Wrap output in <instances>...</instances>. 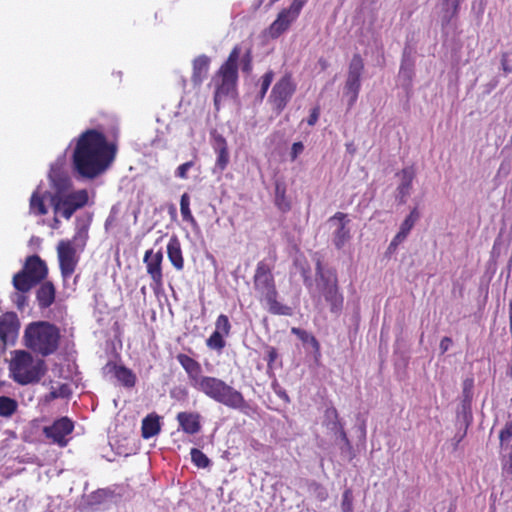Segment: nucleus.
<instances>
[{
  "label": "nucleus",
  "instance_id": "obj_1",
  "mask_svg": "<svg viewBox=\"0 0 512 512\" xmlns=\"http://www.w3.org/2000/svg\"><path fill=\"white\" fill-rule=\"evenodd\" d=\"M117 144L96 130L87 129L76 139L72 155L74 170L83 178L94 179L104 173L114 162Z\"/></svg>",
  "mask_w": 512,
  "mask_h": 512
},
{
  "label": "nucleus",
  "instance_id": "obj_2",
  "mask_svg": "<svg viewBox=\"0 0 512 512\" xmlns=\"http://www.w3.org/2000/svg\"><path fill=\"white\" fill-rule=\"evenodd\" d=\"M176 359L186 372L191 387L215 402L249 414L251 406L239 390L220 378L202 375L201 364L187 354L179 353Z\"/></svg>",
  "mask_w": 512,
  "mask_h": 512
},
{
  "label": "nucleus",
  "instance_id": "obj_3",
  "mask_svg": "<svg viewBox=\"0 0 512 512\" xmlns=\"http://www.w3.org/2000/svg\"><path fill=\"white\" fill-rule=\"evenodd\" d=\"M276 259L274 253L270 261L264 259L257 263L253 275V287L259 295V299L265 301L270 314L291 316L293 314L292 308L278 301L279 293L273 274Z\"/></svg>",
  "mask_w": 512,
  "mask_h": 512
},
{
  "label": "nucleus",
  "instance_id": "obj_4",
  "mask_svg": "<svg viewBox=\"0 0 512 512\" xmlns=\"http://www.w3.org/2000/svg\"><path fill=\"white\" fill-rule=\"evenodd\" d=\"M60 337L59 328L46 321L29 324L24 333L26 347L42 356L51 355L58 349Z\"/></svg>",
  "mask_w": 512,
  "mask_h": 512
},
{
  "label": "nucleus",
  "instance_id": "obj_5",
  "mask_svg": "<svg viewBox=\"0 0 512 512\" xmlns=\"http://www.w3.org/2000/svg\"><path fill=\"white\" fill-rule=\"evenodd\" d=\"M47 371L44 360L35 359L30 352L15 350L9 363L10 377L20 385L38 383Z\"/></svg>",
  "mask_w": 512,
  "mask_h": 512
},
{
  "label": "nucleus",
  "instance_id": "obj_6",
  "mask_svg": "<svg viewBox=\"0 0 512 512\" xmlns=\"http://www.w3.org/2000/svg\"><path fill=\"white\" fill-rule=\"evenodd\" d=\"M241 56L240 45H235L225 62L219 67L213 81L215 83L214 103L217 106L222 98L236 91L238 83V62Z\"/></svg>",
  "mask_w": 512,
  "mask_h": 512
},
{
  "label": "nucleus",
  "instance_id": "obj_7",
  "mask_svg": "<svg viewBox=\"0 0 512 512\" xmlns=\"http://www.w3.org/2000/svg\"><path fill=\"white\" fill-rule=\"evenodd\" d=\"M48 275V267L40 256L34 254L25 259L20 271L14 274L12 285L17 292H29L42 283Z\"/></svg>",
  "mask_w": 512,
  "mask_h": 512
},
{
  "label": "nucleus",
  "instance_id": "obj_8",
  "mask_svg": "<svg viewBox=\"0 0 512 512\" xmlns=\"http://www.w3.org/2000/svg\"><path fill=\"white\" fill-rule=\"evenodd\" d=\"M89 195L86 189H80L70 193H57L52 196L51 204L54 212L60 213L65 219H70L79 209L88 204Z\"/></svg>",
  "mask_w": 512,
  "mask_h": 512
},
{
  "label": "nucleus",
  "instance_id": "obj_9",
  "mask_svg": "<svg viewBox=\"0 0 512 512\" xmlns=\"http://www.w3.org/2000/svg\"><path fill=\"white\" fill-rule=\"evenodd\" d=\"M132 489L128 484H113L106 488H99L86 496V504L96 507L105 504H119L132 498Z\"/></svg>",
  "mask_w": 512,
  "mask_h": 512
},
{
  "label": "nucleus",
  "instance_id": "obj_10",
  "mask_svg": "<svg viewBox=\"0 0 512 512\" xmlns=\"http://www.w3.org/2000/svg\"><path fill=\"white\" fill-rule=\"evenodd\" d=\"M364 71V61L359 53H355L349 63L343 94L348 98V107L352 108L357 102L361 89V76Z\"/></svg>",
  "mask_w": 512,
  "mask_h": 512
},
{
  "label": "nucleus",
  "instance_id": "obj_11",
  "mask_svg": "<svg viewBox=\"0 0 512 512\" xmlns=\"http://www.w3.org/2000/svg\"><path fill=\"white\" fill-rule=\"evenodd\" d=\"M296 83L290 73L284 74L272 87L269 102L274 111L280 114L296 92Z\"/></svg>",
  "mask_w": 512,
  "mask_h": 512
},
{
  "label": "nucleus",
  "instance_id": "obj_12",
  "mask_svg": "<svg viewBox=\"0 0 512 512\" xmlns=\"http://www.w3.org/2000/svg\"><path fill=\"white\" fill-rule=\"evenodd\" d=\"M163 257L162 250L154 252L153 249H149L144 253L143 263L145 264L147 274L152 280L150 286L154 291L162 289L164 285Z\"/></svg>",
  "mask_w": 512,
  "mask_h": 512
},
{
  "label": "nucleus",
  "instance_id": "obj_13",
  "mask_svg": "<svg viewBox=\"0 0 512 512\" xmlns=\"http://www.w3.org/2000/svg\"><path fill=\"white\" fill-rule=\"evenodd\" d=\"M57 254L62 277L70 278L79 262L73 243L70 240H61L57 246Z\"/></svg>",
  "mask_w": 512,
  "mask_h": 512
},
{
  "label": "nucleus",
  "instance_id": "obj_14",
  "mask_svg": "<svg viewBox=\"0 0 512 512\" xmlns=\"http://www.w3.org/2000/svg\"><path fill=\"white\" fill-rule=\"evenodd\" d=\"M74 429V423L68 417H62L55 420L52 425L44 427V434L47 438L59 445L65 446L68 443L66 438L72 433Z\"/></svg>",
  "mask_w": 512,
  "mask_h": 512
},
{
  "label": "nucleus",
  "instance_id": "obj_15",
  "mask_svg": "<svg viewBox=\"0 0 512 512\" xmlns=\"http://www.w3.org/2000/svg\"><path fill=\"white\" fill-rule=\"evenodd\" d=\"M321 292L326 302L330 305V311L338 314L341 312L344 303V297L339 291L338 280L335 273L326 282L321 284Z\"/></svg>",
  "mask_w": 512,
  "mask_h": 512
},
{
  "label": "nucleus",
  "instance_id": "obj_16",
  "mask_svg": "<svg viewBox=\"0 0 512 512\" xmlns=\"http://www.w3.org/2000/svg\"><path fill=\"white\" fill-rule=\"evenodd\" d=\"M338 221V227L333 233V243L337 249H342L345 244L350 240V229L347 227L349 219L347 214L343 212H336L329 221Z\"/></svg>",
  "mask_w": 512,
  "mask_h": 512
},
{
  "label": "nucleus",
  "instance_id": "obj_17",
  "mask_svg": "<svg viewBox=\"0 0 512 512\" xmlns=\"http://www.w3.org/2000/svg\"><path fill=\"white\" fill-rule=\"evenodd\" d=\"M19 328L18 319L15 313H6L0 316V340L7 343L13 340Z\"/></svg>",
  "mask_w": 512,
  "mask_h": 512
},
{
  "label": "nucleus",
  "instance_id": "obj_18",
  "mask_svg": "<svg viewBox=\"0 0 512 512\" xmlns=\"http://www.w3.org/2000/svg\"><path fill=\"white\" fill-rule=\"evenodd\" d=\"M211 59L207 55H199L192 62L191 81L194 86H200L207 78Z\"/></svg>",
  "mask_w": 512,
  "mask_h": 512
},
{
  "label": "nucleus",
  "instance_id": "obj_19",
  "mask_svg": "<svg viewBox=\"0 0 512 512\" xmlns=\"http://www.w3.org/2000/svg\"><path fill=\"white\" fill-rule=\"evenodd\" d=\"M179 426L187 434H196L201 430V415L197 412H179L176 416Z\"/></svg>",
  "mask_w": 512,
  "mask_h": 512
},
{
  "label": "nucleus",
  "instance_id": "obj_20",
  "mask_svg": "<svg viewBox=\"0 0 512 512\" xmlns=\"http://www.w3.org/2000/svg\"><path fill=\"white\" fill-rule=\"evenodd\" d=\"M107 367L109 372L113 373L114 377L126 388H133L136 384V375L128 367L124 365H118L116 363H108Z\"/></svg>",
  "mask_w": 512,
  "mask_h": 512
},
{
  "label": "nucleus",
  "instance_id": "obj_21",
  "mask_svg": "<svg viewBox=\"0 0 512 512\" xmlns=\"http://www.w3.org/2000/svg\"><path fill=\"white\" fill-rule=\"evenodd\" d=\"M167 256L172 266L177 271H182L184 269V257L181 243L176 235H173L168 241Z\"/></svg>",
  "mask_w": 512,
  "mask_h": 512
},
{
  "label": "nucleus",
  "instance_id": "obj_22",
  "mask_svg": "<svg viewBox=\"0 0 512 512\" xmlns=\"http://www.w3.org/2000/svg\"><path fill=\"white\" fill-rule=\"evenodd\" d=\"M213 148L217 155L215 167L222 172L227 168L230 160L226 139L222 135L215 136Z\"/></svg>",
  "mask_w": 512,
  "mask_h": 512
},
{
  "label": "nucleus",
  "instance_id": "obj_23",
  "mask_svg": "<svg viewBox=\"0 0 512 512\" xmlns=\"http://www.w3.org/2000/svg\"><path fill=\"white\" fill-rule=\"evenodd\" d=\"M398 175L401 177V183L397 187L398 199L400 203H405L407 196L412 189V182L415 178V170L412 166L403 168Z\"/></svg>",
  "mask_w": 512,
  "mask_h": 512
},
{
  "label": "nucleus",
  "instance_id": "obj_24",
  "mask_svg": "<svg viewBox=\"0 0 512 512\" xmlns=\"http://www.w3.org/2000/svg\"><path fill=\"white\" fill-rule=\"evenodd\" d=\"M40 284L41 285L36 292V299L39 307L41 309H46L54 303L56 289L53 283L50 281H45Z\"/></svg>",
  "mask_w": 512,
  "mask_h": 512
},
{
  "label": "nucleus",
  "instance_id": "obj_25",
  "mask_svg": "<svg viewBox=\"0 0 512 512\" xmlns=\"http://www.w3.org/2000/svg\"><path fill=\"white\" fill-rule=\"evenodd\" d=\"M305 5L304 0H293L289 7L283 8L277 15L281 22L288 28L296 21L302 8Z\"/></svg>",
  "mask_w": 512,
  "mask_h": 512
},
{
  "label": "nucleus",
  "instance_id": "obj_26",
  "mask_svg": "<svg viewBox=\"0 0 512 512\" xmlns=\"http://www.w3.org/2000/svg\"><path fill=\"white\" fill-rule=\"evenodd\" d=\"M419 218L420 212L417 207H414L402 222L400 229L396 234V241H404Z\"/></svg>",
  "mask_w": 512,
  "mask_h": 512
},
{
  "label": "nucleus",
  "instance_id": "obj_27",
  "mask_svg": "<svg viewBox=\"0 0 512 512\" xmlns=\"http://www.w3.org/2000/svg\"><path fill=\"white\" fill-rule=\"evenodd\" d=\"M275 205L283 213L291 209V202L286 196V185L283 182L275 184Z\"/></svg>",
  "mask_w": 512,
  "mask_h": 512
},
{
  "label": "nucleus",
  "instance_id": "obj_28",
  "mask_svg": "<svg viewBox=\"0 0 512 512\" xmlns=\"http://www.w3.org/2000/svg\"><path fill=\"white\" fill-rule=\"evenodd\" d=\"M142 436L150 438L160 431V422L158 416L148 415L142 421Z\"/></svg>",
  "mask_w": 512,
  "mask_h": 512
},
{
  "label": "nucleus",
  "instance_id": "obj_29",
  "mask_svg": "<svg viewBox=\"0 0 512 512\" xmlns=\"http://www.w3.org/2000/svg\"><path fill=\"white\" fill-rule=\"evenodd\" d=\"M291 333L296 335L304 344L309 343L312 346L315 354L320 355V343L314 335L298 327H292Z\"/></svg>",
  "mask_w": 512,
  "mask_h": 512
},
{
  "label": "nucleus",
  "instance_id": "obj_30",
  "mask_svg": "<svg viewBox=\"0 0 512 512\" xmlns=\"http://www.w3.org/2000/svg\"><path fill=\"white\" fill-rule=\"evenodd\" d=\"M30 212L37 216L47 214L48 210L44 202V197L38 190L34 191L30 197L29 203Z\"/></svg>",
  "mask_w": 512,
  "mask_h": 512
},
{
  "label": "nucleus",
  "instance_id": "obj_31",
  "mask_svg": "<svg viewBox=\"0 0 512 512\" xmlns=\"http://www.w3.org/2000/svg\"><path fill=\"white\" fill-rule=\"evenodd\" d=\"M180 212L183 221L191 224L192 226L197 225V221L190 209V197L187 193L182 194L180 198Z\"/></svg>",
  "mask_w": 512,
  "mask_h": 512
},
{
  "label": "nucleus",
  "instance_id": "obj_32",
  "mask_svg": "<svg viewBox=\"0 0 512 512\" xmlns=\"http://www.w3.org/2000/svg\"><path fill=\"white\" fill-rule=\"evenodd\" d=\"M306 485L309 494L318 501L323 502L328 498V491L321 483L315 480H306Z\"/></svg>",
  "mask_w": 512,
  "mask_h": 512
},
{
  "label": "nucleus",
  "instance_id": "obj_33",
  "mask_svg": "<svg viewBox=\"0 0 512 512\" xmlns=\"http://www.w3.org/2000/svg\"><path fill=\"white\" fill-rule=\"evenodd\" d=\"M225 337V335L219 333L218 331H213V333L206 339V346L210 350L221 353L226 346Z\"/></svg>",
  "mask_w": 512,
  "mask_h": 512
},
{
  "label": "nucleus",
  "instance_id": "obj_34",
  "mask_svg": "<svg viewBox=\"0 0 512 512\" xmlns=\"http://www.w3.org/2000/svg\"><path fill=\"white\" fill-rule=\"evenodd\" d=\"M460 0H443L444 20L449 23L459 12Z\"/></svg>",
  "mask_w": 512,
  "mask_h": 512
},
{
  "label": "nucleus",
  "instance_id": "obj_35",
  "mask_svg": "<svg viewBox=\"0 0 512 512\" xmlns=\"http://www.w3.org/2000/svg\"><path fill=\"white\" fill-rule=\"evenodd\" d=\"M17 406L16 400L6 396H0V416L10 417L16 412Z\"/></svg>",
  "mask_w": 512,
  "mask_h": 512
},
{
  "label": "nucleus",
  "instance_id": "obj_36",
  "mask_svg": "<svg viewBox=\"0 0 512 512\" xmlns=\"http://www.w3.org/2000/svg\"><path fill=\"white\" fill-rule=\"evenodd\" d=\"M231 328L232 326L228 316L225 314H220L215 321L214 331H218L219 333L228 336L231 332Z\"/></svg>",
  "mask_w": 512,
  "mask_h": 512
},
{
  "label": "nucleus",
  "instance_id": "obj_37",
  "mask_svg": "<svg viewBox=\"0 0 512 512\" xmlns=\"http://www.w3.org/2000/svg\"><path fill=\"white\" fill-rule=\"evenodd\" d=\"M500 445L502 448L511 446L512 448V421L506 422L499 433Z\"/></svg>",
  "mask_w": 512,
  "mask_h": 512
},
{
  "label": "nucleus",
  "instance_id": "obj_38",
  "mask_svg": "<svg viewBox=\"0 0 512 512\" xmlns=\"http://www.w3.org/2000/svg\"><path fill=\"white\" fill-rule=\"evenodd\" d=\"M289 28L286 27L280 20L279 17H276V19L270 24L268 27V35L276 39L280 37L284 32H286Z\"/></svg>",
  "mask_w": 512,
  "mask_h": 512
},
{
  "label": "nucleus",
  "instance_id": "obj_39",
  "mask_svg": "<svg viewBox=\"0 0 512 512\" xmlns=\"http://www.w3.org/2000/svg\"><path fill=\"white\" fill-rule=\"evenodd\" d=\"M273 79H274V72L272 70H268L261 76L260 91H259V96L261 99H263L266 96L267 91H268L269 87L271 86Z\"/></svg>",
  "mask_w": 512,
  "mask_h": 512
},
{
  "label": "nucleus",
  "instance_id": "obj_40",
  "mask_svg": "<svg viewBox=\"0 0 512 512\" xmlns=\"http://www.w3.org/2000/svg\"><path fill=\"white\" fill-rule=\"evenodd\" d=\"M192 462L199 468H207L210 466V459L202 452V450H191Z\"/></svg>",
  "mask_w": 512,
  "mask_h": 512
},
{
  "label": "nucleus",
  "instance_id": "obj_41",
  "mask_svg": "<svg viewBox=\"0 0 512 512\" xmlns=\"http://www.w3.org/2000/svg\"><path fill=\"white\" fill-rule=\"evenodd\" d=\"M342 512H353V493L350 488L344 490L341 501Z\"/></svg>",
  "mask_w": 512,
  "mask_h": 512
},
{
  "label": "nucleus",
  "instance_id": "obj_42",
  "mask_svg": "<svg viewBox=\"0 0 512 512\" xmlns=\"http://www.w3.org/2000/svg\"><path fill=\"white\" fill-rule=\"evenodd\" d=\"M195 165V162L193 160L185 162L181 165H179L175 170V177L179 179H187L188 178V171Z\"/></svg>",
  "mask_w": 512,
  "mask_h": 512
},
{
  "label": "nucleus",
  "instance_id": "obj_43",
  "mask_svg": "<svg viewBox=\"0 0 512 512\" xmlns=\"http://www.w3.org/2000/svg\"><path fill=\"white\" fill-rule=\"evenodd\" d=\"M278 358V351L275 347L273 346H267L266 347V356H265V360L267 362V366L268 368H272L276 359Z\"/></svg>",
  "mask_w": 512,
  "mask_h": 512
},
{
  "label": "nucleus",
  "instance_id": "obj_44",
  "mask_svg": "<svg viewBox=\"0 0 512 512\" xmlns=\"http://www.w3.org/2000/svg\"><path fill=\"white\" fill-rule=\"evenodd\" d=\"M27 292H18L15 296V304L19 310H23L27 305L28 297L26 296Z\"/></svg>",
  "mask_w": 512,
  "mask_h": 512
},
{
  "label": "nucleus",
  "instance_id": "obj_45",
  "mask_svg": "<svg viewBox=\"0 0 512 512\" xmlns=\"http://www.w3.org/2000/svg\"><path fill=\"white\" fill-rule=\"evenodd\" d=\"M316 276L320 279L321 283L326 282L327 278H331V274L334 272L329 273V275H325L323 271V266L321 260H317L316 266H315Z\"/></svg>",
  "mask_w": 512,
  "mask_h": 512
},
{
  "label": "nucleus",
  "instance_id": "obj_46",
  "mask_svg": "<svg viewBox=\"0 0 512 512\" xmlns=\"http://www.w3.org/2000/svg\"><path fill=\"white\" fill-rule=\"evenodd\" d=\"M304 151V145L302 142H295L291 147L290 157L292 161H295L297 157Z\"/></svg>",
  "mask_w": 512,
  "mask_h": 512
},
{
  "label": "nucleus",
  "instance_id": "obj_47",
  "mask_svg": "<svg viewBox=\"0 0 512 512\" xmlns=\"http://www.w3.org/2000/svg\"><path fill=\"white\" fill-rule=\"evenodd\" d=\"M501 67L506 75L512 73V65L509 63L507 52H504L501 55Z\"/></svg>",
  "mask_w": 512,
  "mask_h": 512
},
{
  "label": "nucleus",
  "instance_id": "obj_48",
  "mask_svg": "<svg viewBox=\"0 0 512 512\" xmlns=\"http://www.w3.org/2000/svg\"><path fill=\"white\" fill-rule=\"evenodd\" d=\"M319 115H320V107L316 106L311 110L310 115L307 119V124L309 126H314L319 119Z\"/></svg>",
  "mask_w": 512,
  "mask_h": 512
},
{
  "label": "nucleus",
  "instance_id": "obj_49",
  "mask_svg": "<svg viewBox=\"0 0 512 512\" xmlns=\"http://www.w3.org/2000/svg\"><path fill=\"white\" fill-rule=\"evenodd\" d=\"M451 344H452V339L450 337H443L442 340L440 341V345H439L441 352L445 353L446 351H448Z\"/></svg>",
  "mask_w": 512,
  "mask_h": 512
},
{
  "label": "nucleus",
  "instance_id": "obj_50",
  "mask_svg": "<svg viewBox=\"0 0 512 512\" xmlns=\"http://www.w3.org/2000/svg\"><path fill=\"white\" fill-rule=\"evenodd\" d=\"M325 417L329 420L336 421L338 419V411L335 407H329L325 411Z\"/></svg>",
  "mask_w": 512,
  "mask_h": 512
},
{
  "label": "nucleus",
  "instance_id": "obj_51",
  "mask_svg": "<svg viewBox=\"0 0 512 512\" xmlns=\"http://www.w3.org/2000/svg\"><path fill=\"white\" fill-rule=\"evenodd\" d=\"M120 455L121 454L117 450H108V453L103 454L102 457L105 458L109 462H113Z\"/></svg>",
  "mask_w": 512,
  "mask_h": 512
},
{
  "label": "nucleus",
  "instance_id": "obj_52",
  "mask_svg": "<svg viewBox=\"0 0 512 512\" xmlns=\"http://www.w3.org/2000/svg\"><path fill=\"white\" fill-rule=\"evenodd\" d=\"M502 171H504V175H508L510 172V163L509 162H502L499 166L498 173L500 174Z\"/></svg>",
  "mask_w": 512,
  "mask_h": 512
},
{
  "label": "nucleus",
  "instance_id": "obj_53",
  "mask_svg": "<svg viewBox=\"0 0 512 512\" xmlns=\"http://www.w3.org/2000/svg\"><path fill=\"white\" fill-rule=\"evenodd\" d=\"M241 69L244 73L249 74L252 71V63L241 61Z\"/></svg>",
  "mask_w": 512,
  "mask_h": 512
},
{
  "label": "nucleus",
  "instance_id": "obj_54",
  "mask_svg": "<svg viewBox=\"0 0 512 512\" xmlns=\"http://www.w3.org/2000/svg\"><path fill=\"white\" fill-rule=\"evenodd\" d=\"M241 61H244V62H248V63H252L253 61V58H252V52H251V49H248L245 54L243 55Z\"/></svg>",
  "mask_w": 512,
  "mask_h": 512
},
{
  "label": "nucleus",
  "instance_id": "obj_55",
  "mask_svg": "<svg viewBox=\"0 0 512 512\" xmlns=\"http://www.w3.org/2000/svg\"><path fill=\"white\" fill-rule=\"evenodd\" d=\"M403 241H396V235L392 239V241L389 244V250H395L399 244H401Z\"/></svg>",
  "mask_w": 512,
  "mask_h": 512
},
{
  "label": "nucleus",
  "instance_id": "obj_56",
  "mask_svg": "<svg viewBox=\"0 0 512 512\" xmlns=\"http://www.w3.org/2000/svg\"><path fill=\"white\" fill-rule=\"evenodd\" d=\"M303 278H304V283L306 285H311V279L310 277L307 275V272L306 271H303Z\"/></svg>",
  "mask_w": 512,
  "mask_h": 512
},
{
  "label": "nucleus",
  "instance_id": "obj_57",
  "mask_svg": "<svg viewBox=\"0 0 512 512\" xmlns=\"http://www.w3.org/2000/svg\"><path fill=\"white\" fill-rule=\"evenodd\" d=\"M509 323H512V302L509 304Z\"/></svg>",
  "mask_w": 512,
  "mask_h": 512
},
{
  "label": "nucleus",
  "instance_id": "obj_58",
  "mask_svg": "<svg viewBox=\"0 0 512 512\" xmlns=\"http://www.w3.org/2000/svg\"><path fill=\"white\" fill-rule=\"evenodd\" d=\"M279 0H270L269 2V6H272L274 5L276 2H278Z\"/></svg>",
  "mask_w": 512,
  "mask_h": 512
},
{
  "label": "nucleus",
  "instance_id": "obj_59",
  "mask_svg": "<svg viewBox=\"0 0 512 512\" xmlns=\"http://www.w3.org/2000/svg\"><path fill=\"white\" fill-rule=\"evenodd\" d=\"M347 451L349 452V458L351 459L354 456V454L351 453V449H348Z\"/></svg>",
  "mask_w": 512,
  "mask_h": 512
},
{
  "label": "nucleus",
  "instance_id": "obj_60",
  "mask_svg": "<svg viewBox=\"0 0 512 512\" xmlns=\"http://www.w3.org/2000/svg\"><path fill=\"white\" fill-rule=\"evenodd\" d=\"M510 192L512 194V179H511V188H510Z\"/></svg>",
  "mask_w": 512,
  "mask_h": 512
},
{
  "label": "nucleus",
  "instance_id": "obj_61",
  "mask_svg": "<svg viewBox=\"0 0 512 512\" xmlns=\"http://www.w3.org/2000/svg\"><path fill=\"white\" fill-rule=\"evenodd\" d=\"M404 512H409V511H407V510H406V511H404Z\"/></svg>",
  "mask_w": 512,
  "mask_h": 512
},
{
  "label": "nucleus",
  "instance_id": "obj_62",
  "mask_svg": "<svg viewBox=\"0 0 512 512\" xmlns=\"http://www.w3.org/2000/svg\"><path fill=\"white\" fill-rule=\"evenodd\" d=\"M448 512H452V511H448Z\"/></svg>",
  "mask_w": 512,
  "mask_h": 512
}]
</instances>
